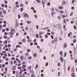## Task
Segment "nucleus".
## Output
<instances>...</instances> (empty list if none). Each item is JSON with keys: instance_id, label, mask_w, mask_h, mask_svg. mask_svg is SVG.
<instances>
[{"instance_id": "nucleus-40", "label": "nucleus", "mask_w": 77, "mask_h": 77, "mask_svg": "<svg viewBox=\"0 0 77 77\" xmlns=\"http://www.w3.org/2000/svg\"><path fill=\"white\" fill-rule=\"evenodd\" d=\"M8 47H11V45L10 44H8Z\"/></svg>"}, {"instance_id": "nucleus-38", "label": "nucleus", "mask_w": 77, "mask_h": 77, "mask_svg": "<svg viewBox=\"0 0 77 77\" xmlns=\"http://www.w3.org/2000/svg\"><path fill=\"white\" fill-rule=\"evenodd\" d=\"M5 4H8V1H5Z\"/></svg>"}, {"instance_id": "nucleus-57", "label": "nucleus", "mask_w": 77, "mask_h": 77, "mask_svg": "<svg viewBox=\"0 0 77 77\" xmlns=\"http://www.w3.org/2000/svg\"><path fill=\"white\" fill-rule=\"evenodd\" d=\"M65 17H66V16L65 15H63L62 16V17L63 18H64Z\"/></svg>"}, {"instance_id": "nucleus-3", "label": "nucleus", "mask_w": 77, "mask_h": 77, "mask_svg": "<svg viewBox=\"0 0 77 77\" xmlns=\"http://www.w3.org/2000/svg\"><path fill=\"white\" fill-rule=\"evenodd\" d=\"M55 9L56 11V12H59V11H60V10H59V9H57L56 8H55Z\"/></svg>"}, {"instance_id": "nucleus-54", "label": "nucleus", "mask_w": 77, "mask_h": 77, "mask_svg": "<svg viewBox=\"0 0 77 77\" xmlns=\"http://www.w3.org/2000/svg\"><path fill=\"white\" fill-rule=\"evenodd\" d=\"M17 63V61H16V60L14 61V64H15V63Z\"/></svg>"}, {"instance_id": "nucleus-32", "label": "nucleus", "mask_w": 77, "mask_h": 77, "mask_svg": "<svg viewBox=\"0 0 77 77\" xmlns=\"http://www.w3.org/2000/svg\"><path fill=\"white\" fill-rule=\"evenodd\" d=\"M66 52H65L64 53V57H66Z\"/></svg>"}, {"instance_id": "nucleus-19", "label": "nucleus", "mask_w": 77, "mask_h": 77, "mask_svg": "<svg viewBox=\"0 0 77 77\" xmlns=\"http://www.w3.org/2000/svg\"><path fill=\"white\" fill-rule=\"evenodd\" d=\"M30 45H31V46H32V45H33V43L32 42H30Z\"/></svg>"}, {"instance_id": "nucleus-37", "label": "nucleus", "mask_w": 77, "mask_h": 77, "mask_svg": "<svg viewBox=\"0 0 77 77\" xmlns=\"http://www.w3.org/2000/svg\"><path fill=\"white\" fill-rule=\"evenodd\" d=\"M7 57H6V56H4L3 57V59H6V58H7Z\"/></svg>"}, {"instance_id": "nucleus-25", "label": "nucleus", "mask_w": 77, "mask_h": 77, "mask_svg": "<svg viewBox=\"0 0 77 77\" xmlns=\"http://www.w3.org/2000/svg\"><path fill=\"white\" fill-rule=\"evenodd\" d=\"M25 30L26 31H27V30H28V28L27 27V26H26V27L25 28Z\"/></svg>"}, {"instance_id": "nucleus-49", "label": "nucleus", "mask_w": 77, "mask_h": 77, "mask_svg": "<svg viewBox=\"0 0 77 77\" xmlns=\"http://www.w3.org/2000/svg\"><path fill=\"white\" fill-rule=\"evenodd\" d=\"M20 7V5H16V7L17 8H18Z\"/></svg>"}, {"instance_id": "nucleus-50", "label": "nucleus", "mask_w": 77, "mask_h": 77, "mask_svg": "<svg viewBox=\"0 0 77 77\" xmlns=\"http://www.w3.org/2000/svg\"><path fill=\"white\" fill-rule=\"evenodd\" d=\"M2 7H3V8H4L5 7V5L4 4H2Z\"/></svg>"}, {"instance_id": "nucleus-8", "label": "nucleus", "mask_w": 77, "mask_h": 77, "mask_svg": "<svg viewBox=\"0 0 77 77\" xmlns=\"http://www.w3.org/2000/svg\"><path fill=\"white\" fill-rule=\"evenodd\" d=\"M28 16V14H25L24 15V17H25L26 18Z\"/></svg>"}, {"instance_id": "nucleus-14", "label": "nucleus", "mask_w": 77, "mask_h": 77, "mask_svg": "<svg viewBox=\"0 0 77 77\" xmlns=\"http://www.w3.org/2000/svg\"><path fill=\"white\" fill-rule=\"evenodd\" d=\"M55 41H57V38H55L54 39V42H55Z\"/></svg>"}, {"instance_id": "nucleus-9", "label": "nucleus", "mask_w": 77, "mask_h": 77, "mask_svg": "<svg viewBox=\"0 0 77 77\" xmlns=\"http://www.w3.org/2000/svg\"><path fill=\"white\" fill-rule=\"evenodd\" d=\"M26 68V65H23L22 67V69H24Z\"/></svg>"}, {"instance_id": "nucleus-30", "label": "nucleus", "mask_w": 77, "mask_h": 77, "mask_svg": "<svg viewBox=\"0 0 77 77\" xmlns=\"http://www.w3.org/2000/svg\"><path fill=\"white\" fill-rule=\"evenodd\" d=\"M28 59H29V60H31V59H32V57H28Z\"/></svg>"}, {"instance_id": "nucleus-48", "label": "nucleus", "mask_w": 77, "mask_h": 77, "mask_svg": "<svg viewBox=\"0 0 77 77\" xmlns=\"http://www.w3.org/2000/svg\"><path fill=\"white\" fill-rule=\"evenodd\" d=\"M6 31H9V28H6Z\"/></svg>"}, {"instance_id": "nucleus-13", "label": "nucleus", "mask_w": 77, "mask_h": 77, "mask_svg": "<svg viewBox=\"0 0 77 77\" xmlns=\"http://www.w3.org/2000/svg\"><path fill=\"white\" fill-rule=\"evenodd\" d=\"M60 25L59 24H58L56 26L58 28H59V26H60Z\"/></svg>"}, {"instance_id": "nucleus-29", "label": "nucleus", "mask_w": 77, "mask_h": 77, "mask_svg": "<svg viewBox=\"0 0 77 77\" xmlns=\"http://www.w3.org/2000/svg\"><path fill=\"white\" fill-rule=\"evenodd\" d=\"M74 75H75V74L74 73H73L72 74V77L74 76Z\"/></svg>"}, {"instance_id": "nucleus-27", "label": "nucleus", "mask_w": 77, "mask_h": 77, "mask_svg": "<svg viewBox=\"0 0 77 77\" xmlns=\"http://www.w3.org/2000/svg\"><path fill=\"white\" fill-rule=\"evenodd\" d=\"M64 66H65V63H66V60H65L64 61Z\"/></svg>"}, {"instance_id": "nucleus-47", "label": "nucleus", "mask_w": 77, "mask_h": 77, "mask_svg": "<svg viewBox=\"0 0 77 77\" xmlns=\"http://www.w3.org/2000/svg\"><path fill=\"white\" fill-rule=\"evenodd\" d=\"M73 42L74 43H75V42H76V40L75 39H74V41H73Z\"/></svg>"}, {"instance_id": "nucleus-51", "label": "nucleus", "mask_w": 77, "mask_h": 77, "mask_svg": "<svg viewBox=\"0 0 77 77\" xmlns=\"http://www.w3.org/2000/svg\"><path fill=\"white\" fill-rule=\"evenodd\" d=\"M3 12L4 13V14H6V11L4 10L3 11Z\"/></svg>"}, {"instance_id": "nucleus-60", "label": "nucleus", "mask_w": 77, "mask_h": 77, "mask_svg": "<svg viewBox=\"0 0 77 77\" xmlns=\"http://www.w3.org/2000/svg\"><path fill=\"white\" fill-rule=\"evenodd\" d=\"M18 69H21V67H18Z\"/></svg>"}, {"instance_id": "nucleus-34", "label": "nucleus", "mask_w": 77, "mask_h": 77, "mask_svg": "<svg viewBox=\"0 0 77 77\" xmlns=\"http://www.w3.org/2000/svg\"><path fill=\"white\" fill-rule=\"evenodd\" d=\"M20 27L22 29H24V26H21Z\"/></svg>"}, {"instance_id": "nucleus-46", "label": "nucleus", "mask_w": 77, "mask_h": 77, "mask_svg": "<svg viewBox=\"0 0 77 77\" xmlns=\"http://www.w3.org/2000/svg\"><path fill=\"white\" fill-rule=\"evenodd\" d=\"M20 6H24V5L23 4H20Z\"/></svg>"}, {"instance_id": "nucleus-58", "label": "nucleus", "mask_w": 77, "mask_h": 77, "mask_svg": "<svg viewBox=\"0 0 77 77\" xmlns=\"http://www.w3.org/2000/svg\"><path fill=\"white\" fill-rule=\"evenodd\" d=\"M31 77H35V75H33V74H32L31 75Z\"/></svg>"}, {"instance_id": "nucleus-39", "label": "nucleus", "mask_w": 77, "mask_h": 77, "mask_svg": "<svg viewBox=\"0 0 77 77\" xmlns=\"http://www.w3.org/2000/svg\"><path fill=\"white\" fill-rule=\"evenodd\" d=\"M39 35H42V32L40 31L39 32Z\"/></svg>"}, {"instance_id": "nucleus-16", "label": "nucleus", "mask_w": 77, "mask_h": 77, "mask_svg": "<svg viewBox=\"0 0 77 77\" xmlns=\"http://www.w3.org/2000/svg\"><path fill=\"white\" fill-rule=\"evenodd\" d=\"M60 12L61 14H63L64 13L63 11L62 10H60Z\"/></svg>"}, {"instance_id": "nucleus-33", "label": "nucleus", "mask_w": 77, "mask_h": 77, "mask_svg": "<svg viewBox=\"0 0 77 77\" xmlns=\"http://www.w3.org/2000/svg\"><path fill=\"white\" fill-rule=\"evenodd\" d=\"M6 31V30L5 29H3L2 30V32H5Z\"/></svg>"}, {"instance_id": "nucleus-12", "label": "nucleus", "mask_w": 77, "mask_h": 77, "mask_svg": "<svg viewBox=\"0 0 77 77\" xmlns=\"http://www.w3.org/2000/svg\"><path fill=\"white\" fill-rule=\"evenodd\" d=\"M7 43H8V41L7 40H6L4 42V44H7Z\"/></svg>"}, {"instance_id": "nucleus-4", "label": "nucleus", "mask_w": 77, "mask_h": 77, "mask_svg": "<svg viewBox=\"0 0 77 77\" xmlns=\"http://www.w3.org/2000/svg\"><path fill=\"white\" fill-rule=\"evenodd\" d=\"M15 68H16V67H15V66H13L12 68V70L15 71Z\"/></svg>"}, {"instance_id": "nucleus-31", "label": "nucleus", "mask_w": 77, "mask_h": 77, "mask_svg": "<svg viewBox=\"0 0 77 77\" xmlns=\"http://www.w3.org/2000/svg\"><path fill=\"white\" fill-rule=\"evenodd\" d=\"M38 65H36V66H35V69H37V68H38Z\"/></svg>"}, {"instance_id": "nucleus-36", "label": "nucleus", "mask_w": 77, "mask_h": 77, "mask_svg": "<svg viewBox=\"0 0 77 77\" xmlns=\"http://www.w3.org/2000/svg\"><path fill=\"white\" fill-rule=\"evenodd\" d=\"M41 41L42 42H43L44 41V40L43 39V38H42L41 39Z\"/></svg>"}, {"instance_id": "nucleus-7", "label": "nucleus", "mask_w": 77, "mask_h": 77, "mask_svg": "<svg viewBox=\"0 0 77 77\" xmlns=\"http://www.w3.org/2000/svg\"><path fill=\"white\" fill-rule=\"evenodd\" d=\"M35 1H37L38 4H39V3H40V0H35Z\"/></svg>"}, {"instance_id": "nucleus-21", "label": "nucleus", "mask_w": 77, "mask_h": 77, "mask_svg": "<svg viewBox=\"0 0 77 77\" xmlns=\"http://www.w3.org/2000/svg\"><path fill=\"white\" fill-rule=\"evenodd\" d=\"M7 38H8V37L7 36L5 35L4 36V38L5 39H7Z\"/></svg>"}, {"instance_id": "nucleus-1", "label": "nucleus", "mask_w": 77, "mask_h": 77, "mask_svg": "<svg viewBox=\"0 0 77 77\" xmlns=\"http://www.w3.org/2000/svg\"><path fill=\"white\" fill-rule=\"evenodd\" d=\"M66 2H65L64 1H63L62 2V5L64 6V5H66Z\"/></svg>"}, {"instance_id": "nucleus-18", "label": "nucleus", "mask_w": 77, "mask_h": 77, "mask_svg": "<svg viewBox=\"0 0 77 77\" xmlns=\"http://www.w3.org/2000/svg\"><path fill=\"white\" fill-rule=\"evenodd\" d=\"M64 48H66V47H67V45H66V44H65L64 45Z\"/></svg>"}, {"instance_id": "nucleus-62", "label": "nucleus", "mask_w": 77, "mask_h": 77, "mask_svg": "<svg viewBox=\"0 0 77 77\" xmlns=\"http://www.w3.org/2000/svg\"><path fill=\"white\" fill-rule=\"evenodd\" d=\"M74 9H75L74 7H72V10H74Z\"/></svg>"}, {"instance_id": "nucleus-44", "label": "nucleus", "mask_w": 77, "mask_h": 77, "mask_svg": "<svg viewBox=\"0 0 77 77\" xmlns=\"http://www.w3.org/2000/svg\"><path fill=\"white\" fill-rule=\"evenodd\" d=\"M45 37L46 38H48V35H45Z\"/></svg>"}, {"instance_id": "nucleus-63", "label": "nucleus", "mask_w": 77, "mask_h": 77, "mask_svg": "<svg viewBox=\"0 0 77 77\" xmlns=\"http://www.w3.org/2000/svg\"><path fill=\"white\" fill-rule=\"evenodd\" d=\"M27 51L28 52H30V50L29 49H28L27 50Z\"/></svg>"}, {"instance_id": "nucleus-2", "label": "nucleus", "mask_w": 77, "mask_h": 77, "mask_svg": "<svg viewBox=\"0 0 77 77\" xmlns=\"http://www.w3.org/2000/svg\"><path fill=\"white\" fill-rule=\"evenodd\" d=\"M11 32L13 33H15V30L14 29H11Z\"/></svg>"}, {"instance_id": "nucleus-26", "label": "nucleus", "mask_w": 77, "mask_h": 77, "mask_svg": "<svg viewBox=\"0 0 77 77\" xmlns=\"http://www.w3.org/2000/svg\"><path fill=\"white\" fill-rule=\"evenodd\" d=\"M51 37L52 39H53L54 38V37H53V36L52 35H51Z\"/></svg>"}, {"instance_id": "nucleus-24", "label": "nucleus", "mask_w": 77, "mask_h": 77, "mask_svg": "<svg viewBox=\"0 0 77 77\" xmlns=\"http://www.w3.org/2000/svg\"><path fill=\"white\" fill-rule=\"evenodd\" d=\"M20 9L21 12H23V8H21Z\"/></svg>"}, {"instance_id": "nucleus-56", "label": "nucleus", "mask_w": 77, "mask_h": 77, "mask_svg": "<svg viewBox=\"0 0 77 77\" xmlns=\"http://www.w3.org/2000/svg\"><path fill=\"white\" fill-rule=\"evenodd\" d=\"M48 6H50V3L48 2Z\"/></svg>"}, {"instance_id": "nucleus-61", "label": "nucleus", "mask_w": 77, "mask_h": 77, "mask_svg": "<svg viewBox=\"0 0 77 77\" xmlns=\"http://www.w3.org/2000/svg\"><path fill=\"white\" fill-rule=\"evenodd\" d=\"M19 44H23V43L21 42H20L18 43Z\"/></svg>"}, {"instance_id": "nucleus-23", "label": "nucleus", "mask_w": 77, "mask_h": 77, "mask_svg": "<svg viewBox=\"0 0 77 77\" xmlns=\"http://www.w3.org/2000/svg\"><path fill=\"white\" fill-rule=\"evenodd\" d=\"M73 27L75 30H76V29H77V27H76L75 26H73Z\"/></svg>"}, {"instance_id": "nucleus-6", "label": "nucleus", "mask_w": 77, "mask_h": 77, "mask_svg": "<svg viewBox=\"0 0 77 77\" xmlns=\"http://www.w3.org/2000/svg\"><path fill=\"white\" fill-rule=\"evenodd\" d=\"M35 36L36 38H39V34H36Z\"/></svg>"}, {"instance_id": "nucleus-64", "label": "nucleus", "mask_w": 77, "mask_h": 77, "mask_svg": "<svg viewBox=\"0 0 77 77\" xmlns=\"http://www.w3.org/2000/svg\"><path fill=\"white\" fill-rule=\"evenodd\" d=\"M23 71H26V69H23Z\"/></svg>"}, {"instance_id": "nucleus-45", "label": "nucleus", "mask_w": 77, "mask_h": 77, "mask_svg": "<svg viewBox=\"0 0 77 77\" xmlns=\"http://www.w3.org/2000/svg\"><path fill=\"white\" fill-rule=\"evenodd\" d=\"M4 34L5 35H8V32H5V33H4Z\"/></svg>"}, {"instance_id": "nucleus-20", "label": "nucleus", "mask_w": 77, "mask_h": 77, "mask_svg": "<svg viewBox=\"0 0 77 77\" xmlns=\"http://www.w3.org/2000/svg\"><path fill=\"white\" fill-rule=\"evenodd\" d=\"M34 56L35 57H36V56H37V55H36V54H34Z\"/></svg>"}, {"instance_id": "nucleus-41", "label": "nucleus", "mask_w": 77, "mask_h": 77, "mask_svg": "<svg viewBox=\"0 0 77 77\" xmlns=\"http://www.w3.org/2000/svg\"><path fill=\"white\" fill-rule=\"evenodd\" d=\"M18 18H20L21 17V16H20V15L18 14Z\"/></svg>"}, {"instance_id": "nucleus-35", "label": "nucleus", "mask_w": 77, "mask_h": 77, "mask_svg": "<svg viewBox=\"0 0 77 77\" xmlns=\"http://www.w3.org/2000/svg\"><path fill=\"white\" fill-rule=\"evenodd\" d=\"M8 50H9V49L8 48H7L6 49H5V51H8Z\"/></svg>"}, {"instance_id": "nucleus-5", "label": "nucleus", "mask_w": 77, "mask_h": 77, "mask_svg": "<svg viewBox=\"0 0 77 77\" xmlns=\"http://www.w3.org/2000/svg\"><path fill=\"white\" fill-rule=\"evenodd\" d=\"M14 35V33H13L12 32H10V35L11 36H13Z\"/></svg>"}, {"instance_id": "nucleus-22", "label": "nucleus", "mask_w": 77, "mask_h": 77, "mask_svg": "<svg viewBox=\"0 0 77 77\" xmlns=\"http://www.w3.org/2000/svg\"><path fill=\"white\" fill-rule=\"evenodd\" d=\"M22 41L23 42H25V41H26V39H25V38L23 39Z\"/></svg>"}, {"instance_id": "nucleus-59", "label": "nucleus", "mask_w": 77, "mask_h": 77, "mask_svg": "<svg viewBox=\"0 0 77 77\" xmlns=\"http://www.w3.org/2000/svg\"><path fill=\"white\" fill-rule=\"evenodd\" d=\"M26 38H27V39H29V36H26Z\"/></svg>"}, {"instance_id": "nucleus-28", "label": "nucleus", "mask_w": 77, "mask_h": 77, "mask_svg": "<svg viewBox=\"0 0 77 77\" xmlns=\"http://www.w3.org/2000/svg\"><path fill=\"white\" fill-rule=\"evenodd\" d=\"M33 12L34 14H36V11L35 10H34L33 11Z\"/></svg>"}, {"instance_id": "nucleus-43", "label": "nucleus", "mask_w": 77, "mask_h": 77, "mask_svg": "<svg viewBox=\"0 0 77 77\" xmlns=\"http://www.w3.org/2000/svg\"><path fill=\"white\" fill-rule=\"evenodd\" d=\"M57 18L59 20H60L61 19V17L60 16H58Z\"/></svg>"}, {"instance_id": "nucleus-55", "label": "nucleus", "mask_w": 77, "mask_h": 77, "mask_svg": "<svg viewBox=\"0 0 77 77\" xmlns=\"http://www.w3.org/2000/svg\"><path fill=\"white\" fill-rule=\"evenodd\" d=\"M34 16L36 18H38V17H37V15H34Z\"/></svg>"}, {"instance_id": "nucleus-15", "label": "nucleus", "mask_w": 77, "mask_h": 77, "mask_svg": "<svg viewBox=\"0 0 77 77\" xmlns=\"http://www.w3.org/2000/svg\"><path fill=\"white\" fill-rule=\"evenodd\" d=\"M59 8L60 9H63V7L60 6L59 7Z\"/></svg>"}, {"instance_id": "nucleus-17", "label": "nucleus", "mask_w": 77, "mask_h": 77, "mask_svg": "<svg viewBox=\"0 0 77 77\" xmlns=\"http://www.w3.org/2000/svg\"><path fill=\"white\" fill-rule=\"evenodd\" d=\"M51 35H54V34H55V32H51Z\"/></svg>"}, {"instance_id": "nucleus-10", "label": "nucleus", "mask_w": 77, "mask_h": 77, "mask_svg": "<svg viewBox=\"0 0 77 77\" xmlns=\"http://www.w3.org/2000/svg\"><path fill=\"white\" fill-rule=\"evenodd\" d=\"M71 71L72 72H74V68H72L71 69Z\"/></svg>"}, {"instance_id": "nucleus-53", "label": "nucleus", "mask_w": 77, "mask_h": 77, "mask_svg": "<svg viewBox=\"0 0 77 77\" xmlns=\"http://www.w3.org/2000/svg\"><path fill=\"white\" fill-rule=\"evenodd\" d=\"M34 9H35V8L33 7H32L31 8V9L32 10H34Z\"/></svg>"}, {"instance_id": "nucleus-52", "label": "nucleus", "mask_w": 77, "mask_h": 77, "mask_svg": "<svg viewBox=\"0 0 77 77\" xmlns=\"http://www.w3.org/2000/svg\"><path fill=\"white\" fill-rule=\"evenodd\" d=\"M47 33L48 35H51V34L50 33V32H47Z\"/></svg>"}, {"instance_id": "nucleus-42", "label": "nucleus", "mask_w": 77, "mask_h": 77, "mask_svg": "<svg viewBox=\"0 0 77 77\" xmlns=\"http://www.w3.org/2000/svg\"><path fill=\"white\" fill-rule=\"evenodd\" d=\"M15 59V57H13L11 58L12 60H14Z\"/></svg>"}, {"instance_id": "nucleus-11", "label": "nucleus", "mask_w": 77, "mask_h": 77, "mask_svg": "<svg viewBox=\"0 0 77 77\" xmlns=\"http://www.w3.org/2000/svg\"><path fill=\"white\" fill-rule=\"evenodd\" d=\"M16 48H21V46L19 45H17L16 46Z\"/></svg>"}]
</instances>
